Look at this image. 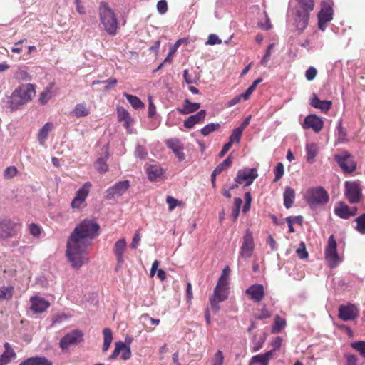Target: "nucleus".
Here are the masks:
<instances>
[{
	"instance_id": "33",
	"label": "nucleus",
	"mask_w": 365,
	"mask_h": 365,
	"mask_svg": "<svg viewBox=\"0 0 365 365\" xmlns=\"http://www.w3.org/2000/svg\"><path fill=\"white\" fill-rule=\"evenodd\" d=\"M19 365H53V364L45 357H31L22 361Z\"/></svg>"
},
{
	"instance_id": "8",
	"label": "nucleus",
	"mask_w": 365,
	"mask_h": 365,
	"mask_svg": "<svg viewBox=\"0 0 365 365\" xmlns=\"http://www.w3.org/2000/svg\"><path fill=\"white\" fill-rule=\"evenodd\" d=\"M83 341V333L78 329H73L65 334L59 342V346L63 351L70 346H76Z\"/></svg>"
},
{
	"instance_id": "31",
	"label": "nucleus",
	"mask_w": 365,
	"mask_h": 365,
	"mask_svg": "<svg viewBox=\"0 0 365 365\" xmlns=\"http://www.w3.org/2000/svg\"><path fill=\"white\" fill-rule=\"evenodd\" d=\"M53 127V124L48 122L40 129L38 133V140L41 145L44 144L45 141L48 138L49 133L52 130Z\"/></svg>"
},
{
	"instance_id": "30",
	"label": "nucleus",
	"mask_w": 365,
	"mask_h": 365,
	"mask_svg": "<svg viewBox=\"0 0 365 365\" xmlns=\"http://www.w3.org/2000/svg\"><path fill=\"white\" fill-rule=\"evenodd\" d=\"M294 198H295L294 190L292 187L287 186L284 189V192L283 194V200H284V207L287 209L290 208L293 205Z\"/></svg>"
},
{
	"instance_id": "9",
	"label": "nucleus",
	"mask_w": 365,
	"mask_h": 365,
	"mask_svg": "<svg viewBox=\"0 0 365 365\" xmlns=\"http://www.w3.org/2000/svg\"><path fill=\"white\" fill-rule=\"evenodd\" d=\"M255 249V242L252 232L247 229L242 237V245L240 249V257L243 259L250 258Z\"/></svg>"
},
{
	"instance_id": "23",
	"label": "nucleus",
	"mask_w": 365,
	"mask_h": 365,
	"mask_svg": "<svg viewBox=\"0 0 365 365\" xmlns=\"http://www.w3.org/2000/svg\"><path fill=\"white\" fill-rule=\"evenodd\" d=\"M205 110H200L197 113L190 115L184 120L183 125L187 129L192 128L195 125L202 123L206 118Z\"/></svg>"
},
{
	"instance_id": "37",
	"label": "nucleus",
	"mask_w": 365,
	"mask_h": 365,
	"mask_svg": "<svg viewBox=\"0 0 365 365\" xmlns=\"http://www.w3.org/2000/svg\"><path fill=\"white\" fill-rule=\"evenodd\" d=\"M336 136L337 142L339 143H344L347 141V133L346 130L342 126V120H339L336 126Z\"/></svg>"
},
{
	"instance_id": "13",
	"label": "nucleus",
	"mask_w": 365,
	"mask_h": 365,
	"mask_svg": "<svg viewBox=\"0 0 365 365\" xmlns=\"http://www.w3.org/2000/svg\"><path fill=\"white\" fill-rule=\"evenodd\" d=\"M345 195L351 203H357L361 197V189L356 182H345Z\"/></svg>"
},
{
	"instance_id": "43",
	"label": "nucleus",
	"mask_w": 365,
	"mask_h": 365,
	"mask_svg": "<svg viewBox=\"0 0 365 365\" xmlns=\"http://www.w3.org/2000/svg\"><path fill=\"white\" fill-rule=\"evenodd\" d=\"M220 127V124L218 123H210L205 125L200 130V133L203 136H207L211 133L217 130Z\"/></svg>"
},
{
	"instance_id": "35",
	"label": "nucleus",
	"mask_w": 365,
	"mask_h": 365,
	"mask_svg": "<svg viewBox=\"0 0 365 365\" xmlns=\"http://www.w3.org/2000/svg\"><path fill=\"white\" fill-rule=\"evenodd\" d=\"M108 158V153L106 151L103 156H101L96 160L95 167L100 173H105L108 170V165L106 164Z\"/></svg>"
},
{
	"instance_id": "50",
	"label": "nucleus",
	"mask_w": 365,
	"mask_h": 365,
	"mask_svg": "<svg viewBox=\"0 0 365 365\" xmlns=\"http://www.w3.org/2000/svg\"><path fill=\"white\" fill-rule=\"evenodd\" d=\"M351 346L365 358V341H357L352 342Z\"/></svg>"
},
{
	"instance_id": "10",
	"label": "nucleus",
	"mask_w": 365,
	"mask_h": 365,
	"mask_svg": "<svg viewBox=\"0 0 365 365\" xmlns=\"http://www.w3.org/2000/svg\"><path fill=\"white\" fill-rule=\"evenodd\" d=\"M334 158L344 173H351L356 168V163L354 157L347 151H343L340 154L336 155Z\"/></svg>"
},
{
	"instance_id": "45",
	"label": "nucleus",
	"mask_w": 365,
	"mask_h": 365,
	"mask_svg": "<svg viewBox=\"0 0 365 365\" xmlns=\"http://www.w3.org/2000/svg\"><path fill=\"white\" fill-rule=\"evenodd\" d=\"M53 97V92L51 89L46 88L40 93L39 103L41 105H46Z\"/></svg>"
},
{
	"instance_id": "56",
	"label": "nucleus",
	"mask_w": 365,
	"mask_h": 365,
	"mask_svg": "<svg viewBox=\"0 0 365 365\" xmlns=\"http://www.w3.org/2000/svg\"><path fill=\"white\" fill-rule=\"evenodd\" d=\"M274 43H270L267 48V50H266V52L264 55V56L262 57L261 61H260V64L263 66H267V63L268 61H269L270 59V57H271V51L272 49L274 48Z\"/></svg>"
},
{
	"instance_id": "57",
	"label": "nucleus",
	"mask_w": 365,
	"mask_h": 365,
	"mask_svg": "<svg viewBox=\"0 0 365 365\" xmlns=\"http://www.w3.org/2000/svg\"><path fill=\"white\" fill-rule=\"evenodd\" d=\"M296 252L297 254V256L301 259H305L308 257L309 255L306 250V247L304 242H301L298 247V248L296 250Z\"/></svg>"
},
{
	"instance_id": "34",
	"label": "nucleus",
	"mask_w": 365,
	"mask_h": 365,
	"mask_svg": "<svg viewBox=\"0 0 365 365\" xmlns=\"http://www.w3.org/2000/svg\"><path fill=\"white\" fill-rule=\"evenodd\" d=\"M317 145L314 143H307L306 145V158L309 163H313L317 154Z\"/></svg>"
},
{
	"instance_id": "19",
	"label": "nucleus",
	"mask_w": 365,
	"mask_h": 365,
	"mask_svg": "<svg viewBox=\"0 0 365 365\" xmlns=\"http://www.w3.org/2000/svg\"><path fill=\"white\" fill-rule=\"evenodd\" d=\"M324 125L323 120L318 116L314 114L307 115L302 124L304 129H312L315 133H319L322 130Z\"/></svg>"
},
{
	"instance_id": "22",
	"label": "nucleus",
	"mask_w": 365,
	"mask_h": 365,
	"mask_svg": "<svg viewBox=\"0 0 365 365\" xmlns=\"http://www.w3.org/2000/svg\"><path fill=\"white\" fill-rule=\"evenodd\" d=\"M31 309L34 313H42L45 312L50 306V303L38 296H34L30 298Z\"/></svg>"
},
{
	"instance_id": "60",
	"label": "nucleus",
	"mask_w": 365,
	"mask_h": 365,
	"mask_svg": "<svg viewBox=\"0 0 365 365\" xmlns=\"http://www.w3.org/2000/svg\"><path fill=\"white\" fill-rule=\"evenodd\" d=\"M157 10L160 14H165L168 11V4L166 0H160L157 3Z\"/></svg>"
},
{
	"instance_id": "11",
	"label": "nucleus",
	"mask_w": 365,
	"mask_h": 365,
	"mask_svg": "<svg viewBox=\"0 0 365 365\" xmlns=\"http://www.w3.org/2000/svg\"><path fill=\"white\" fill-rule=\"evenodd\" d=\"M258 177L256 168H245L238 170L235 181L237 184H244L245 186H250Z\"/></svg>"
},
{
	"instance_id": "51",
	"label": "nucleus",
	"mask_w": 365,
	"mask_h": 365,
	"mask_svg": "<svg viewBox=\"0 0 365 365\" xmlns=\"http://www.w3.org/2000/svg\"><path fill=\"white\" fill-rule=\"evenodd\" d=\"M211 365H223L224 354L221 350H218L210 360Z\"/></svg>"
},
{
	"instance_id": "59",
	"label": "nucleus",
	"mask_w": 365,
	"mask_h": 365,
	"mask_svg": "<svg viewBox=\"0 0 365 365\" xmlns=\"http://www.w3.org/2000/svg\"><path fill=\"white\" fill-rule=\"evenodd\" d=\"M221 43H222V40L216 34H212L209 35L208 38H207V41L205 42V44L214 46V45L220 44Z\"/></svg>"
},
{
	"instance_id": "1",
	"label": "nucleus",
	"mask_w": 365,
	"mask_h": 365,
	"mask_svg": "<svg viewBox=\"0 0 365 365\" xmlns=\"http://www.w3.org/2000/svg\"><path fill=\"white\" fill-rule=\"evenodd\" d=\"M100 226L92 220L85 219L78 224L68 238L66 257L73 268L79 269L88 262L87 248L99 235Z\"/></svg>"
},
{
	"instance_id": "44",
	"label": "nucleus",
	"mask_w": 365,
	"mask_h": 365,
	"mask_svg": "<svg viewBox=\"0 0 365 365\" xmlns=\"http://www.w3.org/2000/svg\"><path fill=\"white\" fill-rule=\"evenodd\" d=\"M117 117L118 120L119 122H125L128 120L129 121L130 119L133 118L129 113L123 107H118L117 108Z\"/></svg>"
},
{
	"instance_id": "54",
	"label": "nucleus",
	"mask_w": 365,
	"mask_h": 365,
	"mask_svg": "<svg viewBox=\"0 0 365 365\" xmlns=\"http://www.w3.org/2000/svg\"><path fill=\"white\" fill-rule=\"evenodd\" d=\"M14 294V287L8 286L1 287V299H10Z\"/></svg>"
},
{
	"instance_id": "32",
	"label": "nucleus",
	"mask_w": 365,
	"mask_h": 365,
	"mask_svg": "<svg viewBox=\"0 0 365 365\" xmlns=\"http://www.w3.org/2000/svg\"><path fill=\"white\" fill-rule=\"evenodd\" d=\"M89 113L90 111L85 103L76 104L71 112V114L76 118L86 117Z\"/></svg>"
},
{
	"instance_id": "64",
	"label": "nucleus",
	"mask_w": 365,
	"mask_h": 365,
	"mask_svg": "<svg viewBox=\"0 0 365 365\" xmlns=\"http://www.w3.org/2000/svg\"><path fill=\"white\" fill-rule=\"evenodd\" d=\"M344 358L346 360V365H357L358 358L356 356L351 354H346Z\"/></svg>"
},
{
	"instance_id": "12",
	"label": "nucleus",
	"mask_w": 365,
	"mask_h": 365,
	"mask_svg": "<svg viewBox=\"0 0 365 365\" xmlns=\"http://www.w3.org/2000/svg\"><path fill=\"white\" fill-rule=\"evenodd\" d=\"M129 180H123L116 182L113 186L108 188L106 191L105 199L110 200L116 197L123 195L129 188Z\"/></svg>"
},
{
	"instance_id": "3",
	"label": "nucleus",
	"mask_w": 365,
	"mask_h": 365,
	"mask_svg": "<svg viewBox=\"0 0 365 365\" xmlns=\"http://www.w3.org/2000/svg\"><path fill=\"white\" fill-rule=\"evenodd\" d=\"M295 7L294 25L297 31L302 33L307 26L309 13L314 9V0H297Z\"/></svg>"
},
{
	"instance_id": "17",
	"label": "nucleus",
	"mask_w": 365,
	"mask_h": 365,
	"mask_svg": "<svg viewBox=\"0 0 365 365\" xmlns=\"http://www.w3.org/2000/svg\"><path fill=\"white\" fill-rule=\"evenodd\" d=\"M20 224L10 219L4 218L1 220V239L12 237L20 229Z\"/></svg>"
},
{
	"instance_id": "21",
	"label": "nucleus",
	"mask_w": 365,
	"mask_h": 365,
	"mask_svg": "<svg viewBox=\"0 0 365 365\" xmlns=\"http://www.w3.org/2000/svg\"><path fill=\"white\" fill-rule=\"evenodd\" d=\"M334 213L341 219H349L351 216H354L356 213V208L351 209L347 205L343 202H338L334 207Z\"/></svg>"
},
{
	"instance_id": "28",
	"label": "nucleus",
	"mask_w": 365,
	"mask_h": 365,
	"mask_svg": "<svg viewBox=\"0 0 365 365\" xmlns=\"http://www.w3.org/2000/svg\"><path fill=\"white\" fill-rule=\"evenodd\" d=\"M273 351H269L264 354L254 356L251 358L249 365H268L269 361L272 357Z\"/></svg>"
},
{
	"instance_id": "39",
	"label": "nucleus",
	"mask_w": 365,
	"mask_h": 365,
	"mask_svg": "<svg viewBox=\"0 0 365 365\" xmlns=\"http://www.w3.org/2000/svg\"><path fill=\"white\" fill-rule=\"evenodd\" d=\"M14 77L21 81H30L32 79L25 67L19 68L14 73Z\"/></svg>"
},
{
	"instance_id": "4",
	"label": "nucleus",
	"mask_w": 365,
	"mask_h": 365,
	"mask_svg": "<svg viewBox=\"0 0 365 365\" xmlns=\"http://www.w3.org/2000/svg\"><path fill=\"white\" fill-rule=\"evenodd\" d=\"M101 24L106 32L110 36H114L118 28V21L114 11L107 3H101L99 7Z\"/></svg>"
},
{
	"instance_id": "47",
	"label": "nucleus",
	"mask_w": 365,
	"mask_h": 365,
	"mask_svg": "<svg viewBox=\"0 0 365 365\" xmlns=\"http://www.w3.org/2000/svg\"><path fill=\"white\" fill-rule=\"evenodd\" d=\"M242 134V131L241 128H236L233 130L232 134L229 138V141L227 143H230V145H232L233 143H239L241 139V136Z\"/></svg>"
},
{
	"instance_id": "25",
	"label": "nucleus",
	"mask_w": 365,
	"mask_h": 365,
	"mask_svg": "<svg viewBox=\"0 0 365 365\" xmlns=\"http://www.w3.org/2000/svg\"><path fill=\"white\" fill-rule=\"evenodd\" d=\"M146 173L150 181H155L163 178L165 170L158 165H150L146 168Z\"/></svg>"
},
{
	"instance_id": "36",
	"label": "nucleus",
	"mask_w": 365,
	"mask_h": 365,
	"mask_svg": "<svg viewBox=\"0 0 365 365\" xmlns=\"http://www.w3.org/2000/svg\"><path fill=\"white\" fill-rule=\"evenodd\" d=\"M103 351L106 352L110 347V345L113 341V334L109 328H105L103 330Z\"/></svg>"
},
{
	"instance_id": "24",
	"label": "nucleus",
	"mask_w": 365,
	"mask_h": 365,
	"mask_svg": "<svg viewBox=\"0 0 365 365\" xmlns=\"http://www.w3.org/2000/svg\"><path fill=\"white\" fill-rule=\"evenodd\" d=\"M126 248L125 238H121L115 242L113 247V252L116 257L118 264L121 265L124 262V252Z\"/></svg>"
},
{
	"instance_id": "2",
	"label": "nucleus",
	"mask_w": 365,
	"mask_h": 365,
	"mask_svg": "<svg viewBox=\"0 0 365 365\" xmlns=\"http://www.w3.org/2000/svg\"><path fill=\"white\" fill-rule=\"evenodd\" d=\"M36 94V86L28 83L23 84L15 89L9 98L7 103L11 110L19 109L23 105L29 103Z\"/></svg>"
},
{
	"instance_id": "46",
	"label": "nucleus",
	"mask_w": 365,
	"mask_h": 365,
	"mask_svg": "<svg viewBox=\"0 0 365 365\" xmlns=\"http://www.w3.org/2000/svg\"><path fill=\"white\" fill-rule=\"evenodd\" d=\"M356 222V230L362 235H365V213L359 215L355 219Z\"/></svg>"
},
{
	"instance_id": "5",
	"label": "nucleus",
	"mask_w": 365,
	"mask_h": 365,
	"mask_svg": "<svg viewBox=\"0 0 365 365\" xmlns=\"http://www.w3.org/2000/svg\"><path fill=\"white\" fill-rule=\"evenodd\" d=\"M329 199L327 192L322 187H315L309 189L305 195L304 200L310 207L325 205Z\"/></svg>"
},
{
	"instance_id": "58",
	"label": "nucleus",
	"mask_w": 365,
	"mask_h": 365,
	"mask_svg": "<svg viewBox=\"0 0 365 365\" xmlns=\"http://www.w3.org/2000/svg\"><path fill=\"white\" fill-rule=\"evenodd\" d=\"M148 152L145 148L143 145H137L135 151V155L136 158L140 159H145L147 157Z\"/></svg>"
},
{
	"instance_id": "41",
	"label": "nucleus",
	"mask_w": 365,
	"mask_h": 365,
	"mask_svg": "<svg viewBox=\"0 0 365 365\" xmlns=\"http://www.w3.org/2000/svg\"><path fill=\"white\" fill-rule=\"evenodd\" d=\"M286 326V320L277 315L272 328V333H279Z\"/></svg>"
},
{
	"instance_id": "49",
	"label": "nucleus",
	"mask_w": 365,
	"mask_h": 365,
	"mask_svg": "<svg viewBox=\"0 0 365 365\" xmlns=\"http://www.w3.org/2000/svg\"><path fill=\"white\" fill-rule=\"evenodd\" d=\"M242 205V200L241 198H239V197L235 198L234 209H233L232 215H231V217L233 220H235L238 217Z\"/></svg>"
},
{
	"instance_id": "15",
	"label": "nucleus",
	"mask_w": 365,
	"mask_h": 365,
	"mask_svg": "<svg viewBox=\"0 0 365 365\" xmlns=\"http://www.w3.org/2000/svg\"><path fill=\"white\" fill-rule=\"evenodd\" d=\"M91 183L87 182L79 188L76 193L73 200L71 201V206L73 209H79L81 205L85 202L88 195Z\"/></svg>"
},
{
	"instance_id": "42",
	"label": "nucleus",
	"mask_w": 365,
	"mask_h": 365,
	"mask_svg": "<svg viewBox=\"0 0 365 365\" xmlns=\"http://www.w3.org/2000/svg\"><path fill=\"white\" fill-rule=\"evenodd\" d=\"M300 46L307 48L308 51H311L322 48L323 43L321 41H313L312 40L307 39L304 42L301 43Z\"/></svg>"
},
{
	"instance_id": "6",
	"label": "nucleus",
	"mask_w": 365,
	"mask_h": 365,
	"mask_svg": "<svg viewBox=\"0 0 365 365\" xmlns=\"http://www.w3.org/2000/svg\"><path fill=\"white\" fill-rule=\"evenodd\" d=\"M336 248V241L334 235H331L328 239L324 251L325 259L331 268L336 267L343 260L338 255Z\"/></svg>"
},
{
	"instance_id": "63",
	"label": "nucleus",
	"mask_w": 365,
	"mask_h": 365,
	"mask_svg": "<svg viewBox=\"0 0 365 365\" xmlns=\"http://www.w3.org/2000/svg\"><path fill=\"white\" fill-rule=\"evenodd\" d=\"M317 73V69L313 66H310L305 72V77L307 81H310L314 79Z\"/></svg>"
},
{
	"instance_id": "40",
	"label": "nucleus",
	"mask_w": 365,
	"mask_h": 365,
	"mask_svg": "<svg viewBox=\"0 0 365 365\" xmlns=\"http://www.w3.org/2000/svg\"><path fill=\"white\" fill-rule=\"evenodd\" d=\"M124 96L126 98L133 108L139 109L144 107L143 103L138 97L126 93H124Z\"/></svg>"
},
{
	"instance_id": "26",
	"label": "nucleus",
	"mask_w": 365,
	"mask_h": 365,
	"mask_svg": "<svg viewBox=\"0 0 365 365\" xmlns=\"http://www.w3.org/2000/svg\"><path fill=\"white\" fill-rule=\"evenodd\" d=\"M4 350L1 353V365H7L16 358V354L8 342L4 344Z\"/></svg>"
},
{
	"instance_id": "62",
	"label": "nucleus",
	"mask_w": 365,
	"mask_h": 365,
	"mask_svg": "<svg viewBox=\"0 0 365 365\" xmlns=\"http://www.w3.org/2000/svg\"><path fill=\"white\" fill-rule=\"evenodd\" d=\"M183 78L187 84L195 83L197 80L195 76L190 74L189 71L187 69L183 71Z\"/></svg>"
},
{
	"instance_id": "53",
	"label": "nucleus",
	"mask_w": 365,
	"mask_h": 365,
	"mask_svg": "<svg viewBox=\"0 0 365 365\" xmlns=\"http://www.w3.org/2000/svg\"><path fill=\"white\" fill-rule=\"evenodd\" d=\"M125 348V343L123 341H118L115 344V349L113 353L108 357L109 360H113L115 359L121 352L122 349Z\"/></svg>"
},
{
	"instance_id": "52",
	"label": "nucleus",
	"mask_w": 365,
	"mask_h": 365,
	"mask_svg": "<svg viewBox=\"0 0 365 365\" xmlns=\"http://www.w3.org/2000/svg\"><path fill=\"white\" fill-rule=\"evenodd\" d=\"M232 164V157L229 155L226 159H225L220 164H219L214 170L215 173L218 174L221 173L223 170L230 166Z\"/></svg>"
},
{
	"instance_id": "20",
	"label": "nucleus",
	"mask_w": 365,
	"mask_h": 365,
	"mask_svg": "<svg viewBox=\"0 0 365 365\" xmlns=\"http://www.w3.org/2000/svg\"><path fill=\"white\" fill-rule=\"evenodd\" d=\"M168 148L172 150L176 158L179 161H183L185 159V155L183 152L184 147L180 140L178 138H170L165 142Z\"/></svg>"
},
{
	"instance_id": "18",
	"label": "nucleus",
	"mask_w": 365,
	"mask_h": 365,
	"mask_svg": "<svg viewBox=\"0 0 365 365\" xmlns=\"http://www.w3.org/2000/svg\"><path fill=\"white\" fill-rule=\"evenodd\" d=\"M245 293L251 300L258 303L263 299L265 290L262 284H253L245 290Z\"/></svg>"
},
{
	"instance_id": "29",
	"label": "nucleus",
	"mask_w": 365,
	"mask_h": 365,
	"mask_svg": "<svg viewBox=\"0 0 365 365\" xmlns=\"http://www.w3.org/2000/svg\"><path fill=\"white\" fill-rule=\"evenodd\" d=\"M200 108L199 103L190 102L188 99L184 100V105L182 108H177V111L181 115H188L196 112Z\"/></svg>"
},
{
	"instance_id": "7",
	"label": "nucleus",
	"mask_w": 365,
	"mask_h": 365,
	"mask_svg": "<svg viewBox=\"0 0 365 365\" xmlns=\"http://www.w3.org/2000/svg\"><path fill=\"white\" fill-rule=\"evenodd\" d=\"M333 5L334 4L331 1L323 2L321 10L317 15L318 26L322 31L326 29L327 24L331 21L333 19Z\"/></svg>"
},
{
	"instance_id": "48",
	"label": "nucleus",
	"mask_w": 365,
	"mask_h": 365,
	"mask_svg": "<svg viewBox=\"0 0 365 365\" xmlns=\"http://www.w3.org/2000/svg\"><path fill=\"white\" fill-rule=\"evenodd\" d=\"M286 221L288 224L289 231L290 232H294L295 230L293 227V223L302 224V217L301 215L295 216V217H287L286 218Z\"/></svg>"
},
{
	"instance_id": "14",
	"label": "nucleus",
	"mask_w": 365,
	"mask_h": 365,
	"mask_svg": "<svg viewBox=\"0 0 365 365\" xmlns=\"http://www.w3.org/2000/svg\"><path fill=\"white\" fill-rule=\"evenodd\" d=\"M359 314V311L357 307L354 304L341 305L339 307V317L344 322L356 319Z\"/></svg>"
},
{
	"instance_id": "27",
	"label": "nucleus",
	"mask_w": 365,
	"mask_h": 365,
	"mask_svg": "<svg viewBox=\"0 0 365 365\" xmlns=\"http://www.w3.org/2000/svg\"><path fill=\"white\" fill-rule=\"evenodd\" d=\"M310 105L314 108L319 109L323 112H327L331 108L332 103L327 100H320L318 96L314 93L310 99Z\"/></svg>"
},
{
	"instance_id": "55",
	"label": "nucleus",
	"mask_w": 365,
	"mask_h": 365,
	"mask_svg": "<svg viewBox=\"0 0 365 365\" xmlns=\"http://www.w3.org/2000/svg\"><path fill=\"white\" fill-rule=\"evenodd\" d=\"M274 182L278 181L279 180H280L282 178L284 170V165L282 163H278L277 164L276 167L274 168Z\"/></svg>"
},
{
	"instance_id": "61",
	"label": "nucleus",
	"mask_w": 365,
	"mask_h": 365,
	"mask_svg": "<svg viewBox=\"0 0 365 365\" xmlns=\"http://www.w3.org/2000/svg\"><path fill=\"white\" fill-rule=\"evenodd\" d=\"M29 230L31 235H32L34 237H38L41 234V227L35 224V223H31L29 225Z\"/></svg>"
},
{
	"instance_id": "16",
	"label": "nucleus",
	"mask_w": 365,
	"mask_h": 365,
	"mask_svg": "<svg viewBox=\"0 0 365 365\" xmlns=\"http://www.w3.org/2000/svg\"><path fill=\"white\" fill-rule=\"evenodd\" d=\"M218 299V302L225 301L228 297V284L227 278L221 275L219 278L217 285L214 289V293L212 296Z\"/></svg>"
},
{
	"instance_id": "38",
	"label": "nucleus",
	"mask_w": 365,
	"mask_h": 365,
	"mask_svg": "<svg viewBox=\"0 0 365 365\" xmlns=\"http://www.w3.org/2000/svg\"><path fill=\"white\" fill-rule=\"evenodd\" d=\"M266 339V334H262L259 336H254L252 339V351L254 352L258 351L263 346V344Z\"/></svg>"
}]
</instances>
